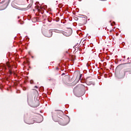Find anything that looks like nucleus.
<instances>
[{
  "instance_id": "f257e3e1",
  "label": "nucleus",
  "mask_w": 131,
  "mask_h": 131,
  "mask_svg": "<svg viewBox=\"0 0 131 131\" xmlns=\"http://www.w3.org/2000/svg\"><path fill=\"white\" fill-rule=\"evenodd\" d=\"M55 32H57V33H62V34L65 36H70V35L72 34V30H70V33L69 34H67V32H63L62 31L55 30Z\"/></svg>"
},
{
  "instance_id": "f03ea898",
  "label": "nucleus",
  "mask_w": 131,
  "mask_h": 131,
  "mask_svg": "<svg viewBox=\"0 0 131 131\" xmlns=\"http://www.w3.org/2000/svg\"><path fill=\"white\" fill-rule=\"evenodd\" d=\"M43 35L46 37H52L53 35V30H50L48 32L44 33Z\"/></svg>"
},
{
  "instance_id": "7ed1b4c3",
  "label": "nucleus",
  "mask_w": 131,
  "mask_h": 131,
  "mask_svg": "<svg viewBox=\"0 0 131 131\" xmlns=\"http://www.w3.org/2000/svg\"><path fill=\"white\" fill-rule=\"evenodd\" d=\"M27 2H28V4L29 5L28 6V9H30V8H31V6H32V4H33V0H27Z\"/></svg>"
},
{
  "instance_id": "20e7f679",
  "label": "nucleus",
  "mask_w": 131,
  "mask_h": 131,
  "mask_svg": "<svg viewBox=\"0 0 131 131\" xmlns=\"http://www.w3.org/2000/svg\"><path fill=\"white\" fill-rule=\"evenodd\" d=\"M56 114H57V116H62L63 115V112L61 111H57L55 113Z\"/></svg>"
},
{
  "instance_id": "39448f33",
  "label": "nucleus",
  "mask_w": 131,
  "mask_h": 131,
  "mask_svg": "<svg viewBox=\"0 0 131 131\" xmlns=\"http://www.w3.org/2000/svg\"><path fill=\"white\" fill-rule=\"evenodd\" d=\"M68 124V123H60V124L61 125H67Z\"/></svg>"
},
{
  "instance_id": "423d86ee",
  "label": "nucleus",
  "mask_w": 131,
  "mask_h": 131,
  "mask_svg": "<svg viewBox=\"0 0 131 131\" xmlns=\"http://www.w3.org/2000/svg\"><path fill=\"white\" fill-rule=\"evenodd\" d=\"M30 84H33V81L32 80H30Z\"/></svg>"
},
{
  "instance_id": "0eeeda50",
  "label": "nucleus",
  "mask_w": 131,
  "mask_h": 131,
  "mask_svg": "<svg viewBox=\"0 0 131 131\" xmlns=\"http://www.w3.org/2000/svg\"><path fill=\"white\" fill-rule=\"evenodd\" d=\"M81 76H82V75L81 74V75H80V77H79V79H81Z\"/></svg>"
},
{
  "instance_id": "6e6552de",
  "label": "nucleus",
  "mask_w": 131,
  "mask_h": 131,
  "mask_svg": "<svg viewBox=\"0 0 131 131\" xmlns=\"http://www.w3.org/2000/svg\"><path fill=\"white\" fill-rule=\"evenodd\" d=\"M52 118H53V120H54V118H55V117H54V115H52Z\"/></svg>"
},
{
  "instance_id": "1a4fd4ad",
  "label": "nucleus",
  "mask_w": 131,
  "mask_h": 131,
  "mask_svg": "<svg viewBox=\"0 0 131 131\" xmlns=\"http://www.w3.org/2000/svg\"><path fill=\"white\" fill-rule=\"evenodd\" d=\"M23 90L24 91H26V88H24Z\"/></svg>"
},
{
  "instance_id": "9d476101",
  "label": "nucleus",
  "mask_w": 131,
  "mask_h": 131,
  "mask_svg": "<svg viewBox=\"0 0 131 131\" xmlns=\"http://www.w3.org/2000/svg\"><path fill=\"white\" fill-rule=\"evenodd\" d=\"M49 22H52V20H48Z\"/></svg>"
},
{
  "instance_id": "9b49d317",
  "label": "nucleus",
  "mask_w": 131,
  "mask_h": 131,
  "mask_svg": "<svg viewBox=\"0 0 131 131\" xmlns=\"http://www.w3.org/2000/svg\"><path fill=\"white\" fill-rule=\"evenodd\" d=\"M35 88L36 89H37V86H35Z\"/></svg>"
},
{
  "instance_id": "f8f14e48",
  "label": "nucleus",
  "mask_w": 131,
  "mask_h": 131,
  "mask_svg": "<svg viewBox=\"0 0 131 131\" xmlns=\"http://www.w3.org/2000/svg\"><path fill=\"white\" fill-rule=\"evenodd\" d=\"M129 59V57H128L127 60H128Z\"/></svg>"
},
{
  "instance_id": "ddd939ff",
  "label": "nucleus",
  "mask_w": 131,
  "mask_h": 131,
  "mask_svg": "<svg viewBox=\"0 0 131 131\" xmlns=\"http://www.w3.org/2000/svg\"><path fill=\"white\" fill-rule=\"evenodd\" d=\"M64 74H65L63 73V74H62V75H64Z\"/></svg>"
},
{
  "instance_id": "4468645a",
  "label": "nucleus",
  "mask_w": 131,
  "mask_h": 131,
  "mask_svg": "<svg viewBox=\"0 0 131 131\" xmlns=\"http://www.w3.org/2000/svg\"><path fill=\"white\" fill-rule=\"evenodd\" d=\"M100 1H106V0H100Z\"/></svg>"
}]
</instances>
